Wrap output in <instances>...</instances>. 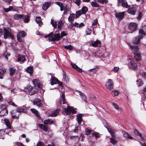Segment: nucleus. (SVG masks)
I'll list each match as a JSON object with an SVG mask.
<instances>
[{
  "instance_id": "1",
  "label": "nucleus",
  "mask_w": 146,
  "mask_h": 146,
  "mask_svg": "<svg viewBox=\"0 0 146 146\" xmlns=\"http://www.w3.org/2000/svg\"><path fill=\"white\" fill-rule=\"evenodd\" d=\"M39 90L35 87H33L30 86H27L25 88V90L31 95L36 94Z\"/></svg>"
},
{
  "instance_id": "2",
  "label": "nucleus",
  "mask_w": 146,
  "mask_h": 146,
  "mask_svg": "<svg viewBox=\"0 0 146 146\" xmlns=\"http://www.w3.org/2000/svg\"><path fill=\"white\" fill-rule=\"evenodd\" d=\"M66 105L67 106V108H64L62 110V112L64 114L69 115L71 112H72V114L75 113H76V111L72 107H69L67 105V104H66Z\"/></svg>"
},
{
  "instance_id": "3",
  "label": "nucleus",
  "mask_w": 146,
  "mask_h": 146,
  "mask_svg": "<svg viewBox=\"0 0 146 146\" xmlns=\"http://www.w3.org/2000/svg\"><path fill=\"white\" fill-rule=\"evenodd\" d=\"M33 82L34 85L35 86V87L39 90L41 93L42 91V93L43 94L44 91L41 89L42 86L40 83V81L38 80L35 79L33 81Z\"/></svg>"
},
{
  "instance_id": "4",
  "label": "nucleus",
  "mask_w": 146,
  "mask_h": 146,
  "mask_svg": "<svg viewBox=\"0 0 146 146\" xmlns=\"http://www.w3.org/2000/svg\"><path fill=\"white\" fill-rule=\"evenodd\" d=\"M4 38L6 39L8 37L13 38L14 36L11 31L9 29H7L5 28L4 29Z\"/></svg>"
},
{
  "instance_id": "5",
  "label": "nucleus",
  "mask_w": 146,
  "mask_h": 146,
  "mask_svg": "<svg viewBox=\"0 0 146 146\" xmlns=\"http://www.w3.org/2000/svg\"><path fill=\"white\" fill-rule=\"evenodd\" d=\"M0 110V116H4L7 114L8 111L6 108V106L5 105H1Z\"/></svg>"
},
{
  "instance_id": "6",
  "label": "nucleus",
  "mask_w": 146,
  "mask_h": 146,
  "mask_svg": "<svg viewBox=\"0 0 146 146\" xmlns=\"http://www.w3.org/2000/svg\"><path fill=\"white\" fill-rule=\"evenodd\" d=\"M88 11V8L85 6H84L81 9L76 12V16L77 17H79L82 14H85Z\"/></svg>"
},
{
  "instance_id": "7",
  "label": "nucleus",
  "mask_w": 146,
  "mask_h": 146,
  "mask_svg": "<svg viewBox=\"0 0 146 146\" xmlns=\"http://www.w3.org/2000/svg\"><path fill=\"white\" fill-rule=\"evenodd\" d=\"M26 35V33L24 31H21L19 32L17 35L18 40L20 42H22L23 39L22 38L25 37Z\"/></svg>"
},
{
  "instance_id": "8",
  "label": "nucleus",
  "mask_w": 146,
  "mask_h": 146,
  "mask_svg": "<svg viewBox=\"0 0 146 146\" xmlns=\"http://www.w3.org/2000/svg\"><path fill=\"white\" fill-rule=\"evenodd\" d=\"M106 86L108 89L110 90H112L113 88V82L111 79L108 80L106 84Z\"/></svg>"
},
{
  "instance_id": "9",
  "label": "nucleus",
  "mask_w": 146,
  "mask_h": 146,
  "mask_svg": "<svg viewBox=\"0 0 146 146\" xmlns=\"http://www.w3.org/2000/svg\"><path fill=\"white\" fill-rule=\"evenodd\" d=\"M120 3H121V5L123 7L128 8L130 7V5L128 4L124 0H118V6H120Z\"/></svg>"
},
{
  "instance_id": "10",
  "label": "nucleus",
  "mask_w": 146,
  "mask_h": 146,
  "mask_svg": "<svg viewBox=\"0 0 146 146\" xmlns=\"http://www.w3.org/2000/svg\"><path fill=\"white\" fill-rule=\"evenodd\" d=\"M137 27V24L135 23H131L129 25L128 28L130 31L129 32L132 33L135 31Z\"/></svg>"
},
{
  "instance_id": "11",
  "label": "nucleus",
  "mask_w": 146,
  "mask_h": 146,
  "mask_svg": "<svg viewBox=\"0 0 146 146\" xmlns=\"http://www.w3.org/2000/svg\"><path fill=\"white\" fill-rule=\"evenodd\" d=\"M44 103V101H41L39 99H35L33 102L34 105H36L39 107H41Z\"/></svg>"
},
{
  "instance_id": "12",
  "label": "nucleus",
  "mask_w": 146,
  "mask_h": 146,
  "mask_svg": "<svg viewBox=\"0 0 146 146\" xmlns=\"http://www.w3.org/2000/svg\"><path fill=\"white\" fill-rule=\"evenodd\" d=\"M139 35H140L141 38L146 35V26L143 27L142 29L139 31Z\"/></svg>"
},
{
  "instance_id": "13",
  "label": "nucleus",
  "mask_w": 146,
  "mask_h": 146,
  "mask_svg": "<svg viewBox=\"0 0 146 146\" xmlns=\"http://www.w3.org/2000/svg\"><path fill=\"white\" fill-rule=\"evenodd\" d=\"M125 12H123L120 13H115V16L119 20H121L124 18Z\"/></svg>"
},
{
  "instance_id": "14",
  "label": "nucleus",
  "mask_w": 146,
  "mask_h": 146,
  "mask_svg": "<svg viewBox=\"0 0 146 146\" xmlns=\"http://www.w3.org/2000/svg\"><path fill=\"white\" fill-rule=\"evenodd\" d=\"M129 68L134 70H136L137 67V64L134 61H131L128 64Z\"/></svg>"
},
{
  "instance_id": "15",
  "label": "nucleus",
  "mask_w": 146,
  "mask_h": 146,
  "mask_svg": "<svg viewBox=\"0 0 146 146\" xmlns=\"http://www.w3.org/2000/svg\"><path fill=\"white\" fill-rule=\"evenodd\" d=\"M11 113L12 117L13 118H18L20 114V112L19 111H17V110L12 111L11 112Z\"/></svg>"
},
{
  "instance_id": "16",
  "label": "nucleus",
  "mask_w": 146,
  "mask_h": 146,
  "mask_svg": "<svg viewBox=\"0 0 146 146\" xmlns=\"http://www.w3.org/2000/svg\"><path fill=\"white\" fill-rule=\"evenodd\" d=\"M136 11V9L134 7L128 9L127 10V13L131 15H134Z\"/></svg>"
},
{
  "instance_id": "17",
  "label": "nucleus",
  "mask_w": 146,
  "mask_h": 146,
  "mask_svg": "<svg viewBox=\"0 0 146 146\" xmlns=\"http://www.w3.org/2000/svg\"><path fill=\"white\" fill-rule=\"evenodd\" d=\"M50 82L51 85H53L54 84H56L57 83L59 84V82L60 84L61 83V82H59L57 78L52 77H51Z\"/></svg>"
},
{
  "instance_id": "18",
  "label": "nucleus",
  "mask_w": 146,
  "mask_h": 146,
  "mask_svg": "<svg viewBox=\"0 0 146 146\" xmlns=\"http://www.w3.org/2000/svg\"><path fill=\"white\" fill-rule=\"evenodd\" d=\"M92 46L94 47H100L101 45V42L99 40H96L92 43Z\"/></svg>"
},
{
  "instance_id": "19",
  "label": "nucleus",
  "mask_w": 146,
  "mask_h": 146,
  "mask_svg": "<svg viewBox=\"0 0 146 146\" xmlns=\"http://www.w3.org/2000/svg\"><path fill=\"white\" fill-rule=\"evenodd\" d=\"M141 38L140 35L135 37L133 40V42L134 44H139L140 43Z\"/></svg>"
},
{
  "instance_id": "20",
  "label": "nucleus",
  "mask_w": 146,
  "mask_h": 146,
  "mask_svg": "<svg viewBox=\"0 0 146 146\" xmlns=\"http://www.w3.org/2000/svg\"><path fill=\"white\" fill-rule=\"evenodd\" d=\"M61 38L60 35L59 33H57L54 35V37L52 38V40L58 41Z\"/></svg>"
},
{
  "instance_id": "21",
  "label": "nucleus",
  "mask_w": 146,
  "mask_h": 146,
  "mask_svg": "<svg viewBox=\"0 0 146 146\" xmlns=\"http://www.w3.org/2000/svg\"><path fill=\"white\" fill-rule=\"evenodd\" d=\"M30 110L34 114H35V115H36L37 116L38 119H40L41 117L40 116L38 111H37L34 108L31 109Z\"/></svg>"
},
{
  "instance_id": "22",
  "label": "nucleus",
  "mask_w": 146,
  "mask_h": 146,
  "mask_svg": "<svg viewBox=\"0 0 146 146\" xmlns=\"http://www.w3.org/2000/svg\"><path fill=\"white\" fill-rule=\"evenodd\" d=\"M24 17V15L23 14H16L13 16L14 19L15 20H19L23 18Z\"/></svg>"
},
{
  "instance_id": "23",
  "label": "nucleus",
  "mask_w": 146,
  "mask_h": 146,
  "mask_svg": "<svg viewBox=\"0 0 146 146\" xmlns=\"http://www.w3.org/2000/svg\"><path fill=\"white\" fill-rule=\"evenodd\" d=\"M25 56L23 55L19 56L17 58L18 62L20 63L24 62L25 61Z\"/></svg>"
},
{
  "instance_id": "24",
  "label": "nucleus",
  "mask_w": 146,
  "mask_h": 146,
  "mask_svg": "<svg viewBox=\"0 0 146 146\" xmlns=\"http://www.w3.org/2000/svg\"><path fill=\"white\" fill-rule=\"evenodd\" d=\"M82 115L81 114H79L76 115L77 117V120L79 125L81 124L82 120Z\"/></svg>"
},
{
  "instance_id": "25",
  "label": "nucleus",
  "mask_w": 146,
  "mask_h": 146,
  "mask_svg": "<svg viewBox=\"0 0 146 146\" xmlns=\"http://www.w3.org/2000/svg\"><path fill=\"white\" fill-rule=\"evenodd\" d=\"M129 47L131 49V50H133L134 51V54L135 53H138V52L139 48L137 46H134L130 45Z\"/></svg>"
},
{
  "instance_id": "26",
  "label": "nucleus",
  "mask_w": 146,
  "mask_h": 146,
  "mask_svg": "<svg viewBox=\"0 0 146 146\" xmlns=\"http://www.w3.org/2000/svg\"><path fill=\"white\" fill-rule=\"evenodd\" d=\"M3 121L5 123V124L6 125L8 129H10L11 128V125L9 119H5L3 120Z\"/></svg>"
},
{
  "instance_id": "27",
  "label": "nucleus",
  "mask_w": 146,
  "mask_h": 146,
  "mask_svg": "<svg viewBox=\"0 0 146 146\" xmlns=\"http://www.w3.org/2000/svg\"><path fill=\"white\" fill-rule=\"evenodd\" d=\"M54 121L52 119H48L45 120L43 122V123L44 125H51L54 123Z\"/></svg>"
},
{
  "instance_id": "28",
  "label": "nucleus",
  "mask_w": 146,
  "mask_h": 146,
  "mask_svg": "<svg viewBox=\"0 0 146 146\" xmlns=\"http://www.w3.org/2000/svg\"><path fill=\"white\" fill-rule=\"evenodd\" d=\"M71 64L73 68L76 69L78 72H82V69L79 68L76 64L72 63Z\"/></svg>"
},
{
  "instance_id": "29",
  "label": "nucleus",
  "mask_w": 146,
  "mask_h": 146,
  "mask_svg": "<svg viewBox=\"0 0 146 146\" xmlns=\"http://www.w3.org/2000/svg\"><path fill=\"white\" fill-rule=\"evenodd\" d=\"M60 111L59 109H56V110L52 112L50 114V116L53 117L56 116L59 113Z\"/></svg>"
},
{
  "instance_id": "30",
  "label": "nucleus",
  "mask_w": 146,
  "mask_h": 146,
  "mask_svg": "<svg viewBox=\"0 0 146 146\" xmlns=\"http://www.w3.org/2000/svg\"><path fill=\"white\" fill-rule=\"evenodd\" d=\"M122 133L123 136L127 138H129L130 139H133V138L131 136L127 133L125 131H122Z\"/></svg>"
},
{
  "instance_id": "31",
  "label": "nucleus",
  "mask_w": 146,
  "mask_h": 146,
  "mask_svg": "<svg viewBox=\"0 0 146 146\" xmlns=\"http://www.w3.org/2000/svg\"><path fill=\"white\" fill-rule=\"evenodd\" d=\"M51 4L50 2H48L46 3L42 7V9L45 11L49 7Z\"/></svg>"
},
{
  "instance_id": "32",
  "label": "nucleus",
  "mask_w": 146,
  "mask_h": 146,
  "mask_svg": "<svg viewBox=\"0 0 146 146\" xmlns=\"http://www.w3.org/2000/svg\"><path fill=\"white\" fill-rule=\"evenodd\" d=\"M79 94L81 97V98L85 102H87V99L85 94L80 91H78Z\"/></svg>"
},
{
  "instance_id": "33",
  "label": "nucleus",
  "mask_w": 146,
  "mask_h": 146,
  "mask_svg": "<svg viewBox=\"0 0 146 146\" xmlns=\"http://www.w3.org/2000/svg\"><path fill=\"white\" fill-rule=\"evenodd\" d=\"M84 24L83 23H81L79 24L77 23H74L72 24V26H76L77 27L80 28L81 27L84 26Z\"/></svg>"
},
{
  "instance_id": "34",
  "label": "nucleus",
  "mask_w": 146,
  "mask_h": 146,
  "mask_svg": "<svg viewBox=\"0 0 146 146\" xmlns=\"http://www.w3.org/2000/svg\"><path fill=\"white\" fill-rule=\"evenodd\" d=\"M134 54V58L137 60L139 61L141 59V56L139 53H135Z\"/></svg>"
},
{
  "instance_id": "35",
  "label": "nucleus",
  "mask_w": 146,
  "mask_h": 146,
  "mask_svg": "<svg viewBox=\"0 0 146 146\" xmlns=\"http://www.w3.org/2000/svg\"><path fill=\"white\" fill-rule=\"evenodd\" d=\"M0 70L1 71H0V78L2 79L3 78V75L6 72V70L4 68H2Z\"/></svg>"
},
{
  "instance_id": "36",
  "label": "nucleus",
  "mask_w": 146,
  "mask_h": 146,
  "mask_svg": "<svg viewBox=\"0 0 146 146\" xmlns=\"http://www.w3.org/2000/svg\"><path fill=\"white\" fill-rule=\"evenodd\" d=\"M96 0H94L95 1H92L91 3V4L93 7H100L99 4L96 2Z\"/></svg>"
},
{
  "instance_id": "37",
  "label": "nucleus",
  "mask_w": 146,
  "mask_h": 146,
  "mask_svg": "<svg viewBox=\"0 0 146 146\" xmlns=\"http://www.w3.org/2000/svg\"><path fill=\"white\" fill-rule=\"evenodd\" d=\"M6 129H1L0 130V138L3 139L4 138V135L5 134V131Z\"/></svg>"
},
{
  "instance_id": "38",
  "label": "nucleus",
  "mask_w": 146,
  "mask_h": 146,
  "mask_svg": "<svg viewBox=\"0 0 146 146\" xmlns=\"http://www.w3.org/2000/svg\"><path fill=\"white\" fill-rule=\"evenodd\" d=\"M26 70L27 72H28L30 75H31L33 73V68L31 66L28 67L27 68Z\"/></svg>"
},
{
  "instance_id": "39",
  "label": "nucleus",
  "mask_w": 146,
  "mask_h": 146,
  "mask_svg": "<svg viewBox=\"0 0 146 146\" xmlns=\"http://www.w3.org/2000/svg\"><path fill=\"white\" fill-rule=\"evenodd\" d=\"M23 21L25 23H27L29 21V16L28 15L24 16L23 17Z\"/></svg>"
},
{
  "instance_id": "40",
  "label": "nucleus",
  "mask_w": 146,
  "mask_h": 146,
  "mask_svg": "<svg viewBox=\"0 0 146 146\" xmlns=\"http://www.w3.org/2000/svg\"><path fill=\"white\" fill-rule=\"evenodd\" d=\"M36 21L37 23L38 24L39 26L42 24V22L41 21L40 17H36Z\"/></svg>"
},
{
  "instance_id": "41",
  "label": "nucleus",
  "mask_w": 146,
  "mask_h": 146,
  "mask_svg": "<svg viewBox=\"0 0 146 146\" xmlns=\"http://www.w3.org/2000/svg\"><path fill=\"white\" fill-rule=\"evenodd\" d=\"M13 6H9L8 8H3V9L5 12H8L9 11H13Z\"/></svg>"
},
{
  "instance_id": "42",
  "label": "nucleus",
  "mask_w": 146,
  "mask_h": 146,
  "mask_svg": "<svg viewBox=\"0 0 146 146\" xmlns=\"http://www.w3.org/2000/svg\"><path fill=\"white\" fill-rule=\"evenodd\" d=\"M39 127L44 131H47L48 130V127L43 124H40L39 125Z\"/></svg>"
},
{
  "instance_id": "43",
  "label": "nucleus",
  "mask_w": 146,
  "mask_h": 146,
  "mask_svg": "<svg viewBox=\"0 0 146 146\" xmlns=\"http://www.w3.org/2000/svg\"><path fill=\"white\" fill-rule=\"evenodd\" d=\"M74 14H70V16L68 18V20L69 22H72L75 17Z\"/></svg>"
},
{
  "instance_id": "44",
  "label": "nucleus",
  "mask_w": 146,
  "mask_h": 146,
  "mask_svg": "<svg viewBox=\"0 0 146 146\" xmlns=\"http://www.w3.org/2000/svg\"><path fill=\"white\" fill-rule=\"evenodd\" d=\"M134 133L136 135H138L142 138L143 139V137H142V134L139 132L136 129H135L134 130Z\"/></svg>"
},
{
  "instance_id": "45",
  "label": "nucleus",
  "mask_w": 146,
  "mask_h": 146,
  "mask_svg": "<svg viewBox=\"0 0 146 146\" xmlns=\"http://www.w3.org/2000/svg\"><path fill=\"white\" fill-rule=\"evenodd\" d=\"M106 128L107 129L108 132L110 133V134L113 137H114L115 133L114 132V131L111 129L107 128V127Z\"/></svg>"
},
{
  "instance_id": "46",
  "label": "nucleus",
  "mask_w": 146,
  "mask_h": 146,
  "mask_svg": "<svg viewBox=\"0 0 146 146\" xmlns=\"http://www.w3.org/2000/svg\"><path fill=\"white\" fill-rule=\"evenodd\" d=\"M16 69L14 68H11L10 69V75L11 76H13V74L15 72Z\"/></svg>"
},
{
  "instance_id": "47",
  "label": "nucleus",
  "mask_w": 146,
  "mask_h": 146,
  "mask_svg": "<svg viewBox=\"0 0 146 146\" xmlns=\"http://www.w3.org/2000/svg\"><path fill=\"white\" fill-rule=\"evenodd\" d=\"M96 1L102 4H103L104 3H107L108 2V0H96Z\"/></svg>"
},
{
  "instance_id": "48",
  "label": "nucleus",
  "mask_w": 146,
  "mask_h": 146,
  "mask_svg": "<svg viewBox=\"0 0 146 146\" xmlns=\"http://www.w3.org/2000/svg\"><path fill=\"white\" fill-rule=\"evenodd\" d=\"M137 84L138 86H140L142 85L143 84L141 80L140 79H139L137 80Z\"/></svg>"
},
{
  "instance_id": "49",
  "label": "nucleus",
  "mask_w": 146,
  "mask_h": 146,
  "mask_svg": "<svg viewBox=\"0 0 146 146\" xmlns=\"http://www.w3.org/2000/svg\"><path fill=\"white\" fill-rule=\"evenodd\" d=\"M63 25V23L62 21L60 20L58 22V28L59 29H61L62 28Z\"/></svg>"
},
{
  "instance_id": "50",
  "label": "nucleus",
  "mask_w": 146,
  "mask_h": 146,
  "mask_svg": "<svg viewBox=\"0 0 146 146\" xmlns=\"http://www.w3.org/2000/svg\"><path fill=\"white\" fill-rule=\"evenodd\" d=\"M92 134L93 136L95 137L96 138H99L100 137V134L98 132H94L92 133Z\"/></svg>"
},
{
  "instance_id": "51",
  "label": "nucleus",
  "mask_w": 146,
  "mask_h": 146,
  "mask_svg": "<svg viewBox=\"0 0 146 146\" xmlns=\"http://www.w3.org/2000/svg\"><path fill=\"white\" fill-rule=\"evenodd\" d=\"M64 93H63L62 94L61 96V100H62L63 101L62 104H64L66 103V102L65 101V96H64Z\"/></svg>"
},
{
  "instance_id": "52",
  "label": "nucleus",
  "mask_w": 146,
  "mask_h": 146,
  "mask_svg": "<svg viewBox=\"0 0 146 146\" xmlns=\"http://www.w3.org/2000/svg\"><path fill=\"white\" fill-rule=\"evenodd\" d=\"M110 139L111 143L113 145H115L117 143V141L113 138H110Z\"/></svg>"
},
{
  "instance_id": "53",
  "label": "nucleus",
  "mask_w": 146,
  "mask_h": 146,
  "mask_svg": "<svg viewBox=\"0 0 146 146\" xmlns=\"http://www.w3.org/2000/svg\"><path fill=\"white\" fill-rule=\"evenodd\" d=\"M140 76L142 78H146V73L144 72H142L140 73Z\"/></svg>"
},
{
  "instance_id": "54",
  "label": "nucleus",
  "mask_w": 146,
  "mask_h": 146,
  "mask_svg": "<svg viewBox=\"0 0 146 146\" xmlns=\"http://www.w3.org/2000/svg\"><path fill=\"white\" fill-rule=\"evenodd\" d=\"M10 53L9 52H5L3 53L4 56L7 59H8V58L7 57V55L8 56H10Z\"/></svg>"
},
{
  "instance_id": "55",
  "label": "nucleus",
  "mask_w": 146,
  "mask_h": 146,
  "mask_svg": "<svg viewBox=\"0 0 146 146\" xmlns=\"http://www.w3.org/2000/svg\"><path fill=\"white\" fill-rule=\"evenodd\" d=\"M51 23L54 28L56 27L57 25L56 23V22L54 21L52 19H51Z\"/></svg>"
},
{
  "instance_id": "56",
  "label": "nucleus",
  "mask_w": 146,
  "mask_h": 146,
  "mask_svg": "<svg viewBox=\"0 0 146 146\" xmlns=\"http://www.w3.org/2000/svg\"><path fill=\"white\" fill-rule=\"evenodd\" d=\"M63 78L64 81L66 83H68L69 81V80L68 79V78L66 77V75L65 74V73L64 72Z\"/></svg>"
},
{
  "instance_id": "57",
  "label": "nucleus",
  "mask_w": 146,
  "mask_h": 146,
  "mask_svg": "<svg viewBox=\"0 0 146 146\" xmlns=\"http://www.w3.org/2000/svg\"><path fill=\"white\" fill-rule=\"evenodd\" d=\"M65 48L71 50L73 48L72 46L70 45L64 46Z\"/></svg>"
},
{
  "instance_id": "58",
  "label": "nucleus",
  "mask_w": 146,
  "mask_h": 146,
  "mask_svg": "<svg viewBox=\"0 0 146 146\" xmlns=\"http://www.w3.org/2000/svg\"><path fill=\"white\" fill-rule=\"evenodd\" d=\"M92 32L91 30L89 28H87L86 30V33L87 35H90Z\"/></svg>"
},
{
  "instance_id": "59",
  "label": "nucleus",
  "mask_w": 146,
  "mask_h": 146,
  "mask_svg": "<svg viewBox=\"0 0 146 146\" xmlns=\"http://www.w3.org/2000/svg\"><path fill=\"white\" fill-rule=\"evenodd\" d=\"M17 110L20 112V114L21 112H25L26 111L25 109L23 108L18 109Z\"/></svg>"
},
{
  "instance_id": "60",
  "label": "nucleus",
  "mask_w": 146,
  "mask_h": 146,
  "mask_svg": "<svg viewBox=\"0 0 146 146\" xmlns=\"http://www.w3.org/2000/svg\"><path fill=\"white\" fill-rule=\"evenodd\" d=\"M86 135H88L91 133V131L89 129H86Z\"/></svg>"
},
{
  "instance_id": "61",
  "label": "nucleus",
  "mask_w": 146,
  "mask_h": 146,
  "mask_svg": "<svg viewBox=\"0 0 146 146\" xmlns=\"http://www.w3.org/2000/svg\"><path fill=\"white\" fill-rule=\"evenodd\" d=\"M7 104L11 105L13 106H16V105L13 102H12L11 101L7 102Z\"/></svg>"
},
{
  "instance_id": "62",
  "label": "nucleus",
  "mask_w": 146,
  "mask_h": 146,
  "mask_svg": "<svg viewBox=\"0 0 146 146\" xmlns=\"http://www.w3.org/2000/svg\"><path fill=\"white\" fill-rule=\"evenodd\" d=\"M36 146H45V145L43 142L39 141L37 143Z\"/></svg>"
},
{
  "instance_id": "63",
  "label": "nucleus",
  "mask_w": 146,
  "mask_h": 146,
  "mask_svg": "<svg viewBox=\"0 0 146 146\" xmlns=\"http://www.w3.org/2000/svg\"><path fill=\"white\" fill-rule=\"evenodd\" d=\"M112 93V94L113 95H114V96H117L119 95V92L116 91H113Z\"/></svg>"
},
{
  "instance_id": "64",
  "label": "nucleus",
  "mask_w": 146,
  "mask_h": 146,
  "mask_svg": "<svg viewBox=\"0 0 146 146\" xmlns=\"http://www.w3.org/2000/svg\"><path fill=\"white\" fill-rule=\"evenodd\" d=\"M64 12L63 13L64 14H66L69 11L68 9H67L66 7H64Z\"/></svg>"
}]
</instances>
